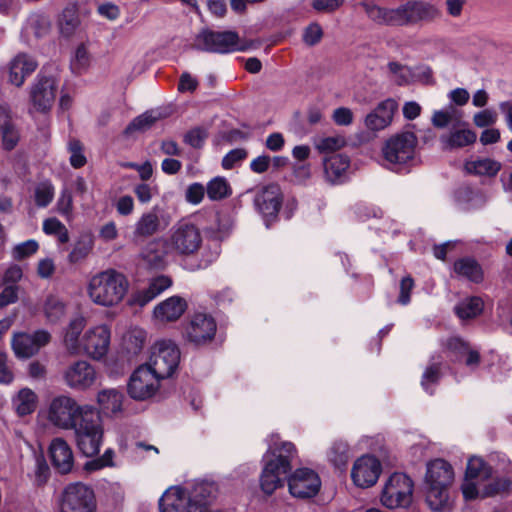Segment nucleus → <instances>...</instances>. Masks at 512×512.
<instances>
[{"mask_svg": "<svg viewBox=\"0 0 512 512\" xmlns=\"http://www.w3.org/2000/svg\"><path fill=\"white\" fill-rule=\"evenodd\" d=\"M267 450L262 457L263 468L260 487L264 494L272 495L287 480L289 493L299 499L316 496L321 488V479L310 468H298L292 473V463L298 456L294 443L280 440L279 434L271 433L266 438Z\"/></svg>", "mask_w": 512, "mask_h": 512, "instance_id": "1", "label": "nucleus"}, {"mask_svg": "<svg viewBox=\"0 0 512 512\" xmlns=\"http://www.w3.org/2000/svg\"><path fill=\"white\" fill-rule=\"evenodd\" d=\"M360 6L369 19L377 24L389 26L415 25L439 16L437 7L425 1H407L396 8L380 7L371 1H363Z\"/></svg>", "mask_w": 512, "mask_h": 512, "instance_id": "2", "label": "nucleus"}, {"mask_svg": "<svg viewBox=\"0 0 512 512\" xmlns=\"http://www.w3.org/2000/svg\"><path fill=\"white\" fill-rule=\"evenodd\" d=\"M128 288L129 281L123 273L115 269H107L90 278L87 294L96 305L114 307L122 302Z\"/></svg>", "mask_w": 512, "mask_h": 512, "instance_id": "3", "label": "nucleus"}, {"mask_svg": "<svg viewBox=\"0 0 512 512\" xmlns=\"http://www.w3.org/2000/svg\"><path fill=\"white\" fill-rule=\"evenodd\" d=\"M417 137L413 132H401L388 138L381 148V165L396 173H406L417 162Z\"/></svg>", "mask_w": 512, "mask_h": 512, "instance_id": "4", "label": "nucleus"}, {"mask_svg": "<svg viewBox=\"0 0 512 512\" xmlns=\"http://www.w3.org/2000/svg\"><path fill=\"white\" fill-rule=\"evenodd\" d=\"M91 411V405L79 404L69 395H57L40 412V416L55 428L71 430L83 414Z\"/></svg>", "mask_w": 512, "mask_h": 512, "instance_id": "5", "label": "nucleus"}, {"mask_svg": "<svg viewBox=\"0 0 512 512\" xmlns=\"http://www.w3.org/2000/svg\"><path fill=\"white\" fill-rule=\"evenodd\" d=\"M71 430L74 431L76 445L83 455L92 457L99 453L103 444L104 428L92 405L91 411L83 414Z\"/></svg>", "mask_w": 512, "mask_h": 512, "instance_id": "6", "label": "nucleus"}, {"mask_svg": "<svg viewBox=\"0 0 512 512\" xmlns=\"http://www.w3.org/2000/svg\"><path fill=\"white\" fill-rule=\"evenodd\" d=\"M202 242L198 226L188 219H181L169 230L165 244L175 255L191 256L200 249Z\"/></svg>", "mask_w": 512, "mask_h": 512, "instance_id": "7", "label": "nucleus"}, {"mask_svg": "<svg viewBox=\"0 0 512 512\" xmlns=\"http://www.w3.org/2000/svg\"><path fill=\"white\" fill-rule=\"evenodd\" d=\"M446 357L458 362L472 374H478L485 368L488 357L482 356L477 346L460 337H450L444 343Z\"/></svg>", "mask_w": 512, "mask_h": 512, "instance_id": "8", "label": "nucleus"}, {"mask_svg": "<svg viewBox=\"0 0 512 512\" xmlns=\"http://www.w3.org/2000/svg\"><path fill=\"white\" fill-rule=\"evenodd\" d=\"M413 481L404 473H393L386 481L381 503L389 508H407L412 503Z\"/></svg>", "mask_w": 512, "mask_h": 512, "instance_id": "9", "label": "nucleus"}, {"mask_svg": "<svg viewBox=\"0 0 512 512\" xmlns=\"http://www.w3.org/2000/svg\"><path fill=\"white\" fill-rule=\"evenodd\" d=\"M59 512H96L94 491L86 484H68L62 491Z\"/></svg>", "mask_w": 512, "mask_h": 512, "instance_id": "10", "label": "nucleus"}, {"mask_svg": "<svg viewBox=\"0 0 512 512\" xmlns=\"http://www.w3.org/2000/svg\"><path fill=\"white\" fill-rule=\"evenodd\" d=\"M196 49L212 53H231L242 50L239 36L233 31L214 32L208 29L202 30L195 38Z\"/></svg>", "mask_w": 512, "mask_h": 512, "instance_id": "11", "label": "nucleus"}, {"mask_svg": "<svg viewBox=\"0 0 512 512\" xmlns=\"http://www.w3.org/2000/svg\"><path fill=\"white\" fill-rule=\"evenodd\" d=\"M180 361V350L170 340H160L155 344L150 362L146 365L161 379L170 377Z\"/></svg>", "mask_w": 512, "mask_h": 512, "instance_id": "12", "label": "nucleus"}, {"mask_svg": "<svg viewBox=\"0 0 512 512\" xmlns=\"http://www.w3.org/2000/svg\"><path fill=\"white\" fill-rule=\"evenodd\" d=\"M161 380L149 365H140L129 377L127 392L132 399L137 401L150 399L159 390Z\"/></svg>", "mask_w": 512, "mask_h": 512, "instance_id": "13", "label": "nucleus"}, {"mask_svg": "<svg viewBox=\"0 0 512 512\" xmlns=\"http://www.w3.org/2000/svg\"><path fill=\"white\" fill-rule=\"evenodd\" d=\"M217 332V322L214 316L207 312H195L191 315L185 328L187 341L204 346L211 343Z\"/></svg>", "mask_w": 512, "mask_h": 512, "instance_id": "14", "label": "nucleus"}, {"mask_svg": "<svg viewBox=\"0 0 512 512\" xmlns=\"http://www.w3.org/2000/svg\"><path fill=\"white\" fill-rule=\"evenodd\" d=\"M111 329L106 324H98L88 328L83 333L81 354L93 360L103 359L110 348Z\"/></svg>", "mask_w": 512, "mask_h": 512, "instance_id": "15", "label": "nucleus"}, {"mask_svg": "<svg viewBox=\"0 0 512 512\" xmlns=\"http://www.w3.org/2000/svg\"><path fill=\"white\" fill-rule=\"evenodd\" d=\"M283 202V195L278 185L271 184L263 187L254 198V205L260 213L266 228L278 220V214Z\"/></svg>", "mask_w": 512, "mask_h": 512, "instance_id": "16", "label": "nucleus"}, {"mask_svg": "<svg viewBox=\"0 0 512 512\" xmlns=\"http://www.w3.org/2000/svg\"><path fill=\"white\" fill-rule=\"evenodd\" d=\"M62 378L70 389L86 391L96 382L97 371L87 360H76L63 370Z\"/></svg>", "mask_w": 512, "mask_h": 512, "instance_id": "17", "label": "nucleus"}, {"mask_svg": "<svg viewBox=\"0 0 512 512\" xmlns=\"http://www.w3.org/2000/svg\"><path fill=\"white\" fill-rule=\"evenodd\" d=\"M51 335L44 329L33 333H14L11 346L17 358L28 359L39 352V350L50 342Z\"/></svg>", "mask_w": 512, "mask_h": 512, "instance_id": "18", "label": "nucleus"}, {"mask_svg": "<svg viewBox=\"0 0 512 512\" xmlns=\"http://www.w3.org/2000/svg\"><path fill=\"white\" fill-rule=\"evenodd\" d=\"M382 471L380 461L373 455L364 454L358 457L351 469L353 483L361 488L373 486Z\"/></svg>", "mask_w": 512, "mask_h": 512, "instance_id": "19", "label": "nucleus"}, {"mask_svg": "<svg viewBox=\"0 0 512 512\" xmlns=\"http://www.w3.org/2000/svg\"><path fill=\"white\" fill-rule=\"evenodd\" d=\"M173 284L171 277L168 275H157L150 278L147 286L133 291L127 304L131 307H144L159 295L168 290Z\"/></svg>", "mask_w": 512, "mask_h": 512, "instance_id": "20", "label": "nucleus"}, {"mask_svg": "<svg viewBox=\"0 0 512 512\" xmlns=\"http://www.w3.org/2000/svg\"><path fill=\"white\" fill-rule=\"evenodd\" d=\"M56 90L57 83L54 77L39 74L30 89L33 107L41 112L49 110L55 101Z\"/></svg>", "mask_w": 512, "mask_h": 512, "instance_id": "21", "label": "nucleus"}, {"mask_svg": "<svg viewBox=\"0 0 512 512\" xmlns=\"http://www.w3.org/2000/svg\"><path fill=\"white\" fill-rule=\"evenodd\" d=\"M476 140V133L468 128L467 124L462 121H457L447 132L441 134L439 137L441 147L445 151L465 148L473 145Z\"/></svg>", "mask_w": 512, "mask_h": 512, "instance_id": "22", "label": "nucleus"}, {"mask_svg": "<svg viewBox=\"0 0 512 512\" xmlns=\"http://www.w3.org/2000/svg\"><path fill=\"white\" fill-rule=\"evenodd\" d=\"M501 169V162L491 157L479 155H471L466 158L462 168L466 175L481 179H492L498 175Z\"/></svg>", "mask_w": 512, "mask_h": 512, "instance_id": "23", "label": "nucleus"}, {"mask_svg": "<svg viewBox=\"0 0 512 512\" xmlns=\"http://www.w3.org/2000/svg\"><path fill=\"white\" fill-rule=\"evenodd\" d=\"M165 225L162 224L161 216L157 207L145 211L135 221L132 231V239L137 242L159 233Z\"/></svg>", "mask_w": 512, "mask_h": 512, "instance_id": "24", "label": "nucleus"}, {"mask_svg": "<svg viewBox=\"0 0 512 512\" xmlns=\"http://www.w3.org/2000/svg\"><path fill=\"white\" fill-rule=\"evenodd\" d=\"M186 309V300L178 295H173L158 303L153 309L152 316L156 322L166 324L177 321Z\"/></svg>", "mask_w": 512, "mask_h": 512, "instance_id": "25", "label": "nucleus"}, {"mask_svg": "<svg viewBox=\"0 0 512 512\" xmlns=\"http://www.w3.org/2000/svg\"><path fill=\"white\" fill-rule=\"evenodd\" d=\"M397 108V102L393 99H386L380 102L375 109L365 117V127L373 132L387 128L392 123Z\"/></svg>", "mask_w": 512, "mask_h": 512, "instance_id": "26", "label": "nucleus"}, {"mask_svg": "<svg viewBox=\"0 0 512 512\" xmlns=\"http://www.w3.org/2000/svg\"><path fill=\"white\" fill-rule=\"evenodd\" d=\"M49 456L54 468L61 474L69 473L74 466L71 446L62 437L54 438L49 445Z\"/></svg>", "mask_w": 512, "mask_h": 512, "instance_id": "27", "label": "nucleus"}, {"mask_svg": "<svg viewBox=\"0 0 512 512\" xmlns=\"http://www.w3.org/2000/svg\"><path fill=\"white\" fill-rule=\"evenodd\" d=\"M38 67L35 58L26 53H19L8 64L9 82L17 87L24 84L25 79Z\"/></svg>", "mask_w": 512, "mask_h": 512, "instance_id": "28", "label": "nucleus"}, {"mask_svg": "<svg viewBox=\"0 0 512 512\" xmlns=\"http://www.w3.org/2000/svg\"><path fill=\"white\" fill-rule=\"evenodd\" d=\"M324 176L331 184H342L348 179L350 158L344 154H333L323 159Z\"/></svg>", "mask_w": 512, "mask_h": 512, "instance_id": "29", "label": "nucleus"}, {"mask_svg": "<svg viewBox=\"0 0 512 512\" xmlns=\"http://www.w3.org/2000/svg\"><path fill=\"white\" fill-rule=\"evenodd\" d=\"M50 21L49 19L40 14L30 15L21 31V39L24 43L29 46L35 45V43L50 32Z\"/></svg>", "mask_w": 512, "mask_h": 512, "instance_id": "30", "label": "nucleus"}, {"mask_svg": "<svg viewBox=\"0 0 512 512\" xmlns=\"http://www.w3.org/2000/svg\"><path fill=\"white\" fill-rule=\"evenodd\" d=\"M171 251L159 239L150 241L142 249L140 259L149 269H164L168 264Z\"/></svg>", "mask_w": 512, "mask_h": 512, "instance_id": "31", "label": "nucleus"}, {"mask_svg": "<svg viewBox=\"0 0 512 512\" xmlns=\"http://www.w3.org/2000/svg\"><path fill=\"white\" fill-rule=\"evenodd\" d=\"M125 396L116 388L102 389L97 393L96 401L100 412L106 417H115L123 412Z\"/></svg>", "mask_w": 512, "mask_h": 512, "instance_id": "32", "label": "nucleus"}, {"mask_svg": "<svg viewBox=\"0 0 512 512\" xmlns=\"http://www.w3.org/2000/svg\"><path fill=\"white\" fill-rule=\"evenodd\" d=\"M454 479V471L450 463L444 459H434L427 464L425 475L426 485L449 487Z\"/></svg>", "mask_w": 512, "mask_h": 512, "instance_id": "33", "label": "nucleus"}, {"mask_svg": "<svg viewBox=\"0 0 512 512\" xmlns=\"http://www.w3.org/2000/svg\"><path fill=\"white\" fill-rule=\"evenodd\" d=\"M352 446L342 438L334 439L325 451L326 461L336 469H346L354 455Z\"/></svg>", "mask_w": 512, "mask_h": 512, "instance_id": "34", "label": "nucleus"}, {"mask_svg": "<svg viewBox=\"0 0 512 512\" xmlns=\"http://www.w3.org/2000/svg\"><path fill=\"white\" fill-rule=\"evenodd\" d=\"M453 198L456 204L464 210L482 207L487 199L483 191L470 184H461L454 193Z\"/></svg>", "mask_w": 512, "mask_h": 512, "instance_id": "35", "label": "nucleus"}, {"mask_svg": "<svg viewBox=\"0 0 512 512\" xmlns=\"http://www.w3.org/2000/svg\"><path fill=\"white\" fill-rule=\"evenodd\" d=\"M86 319L83 316L73 317L64 331L63 344L71 355L81 354L83 335Z\"/></svg>", "mask_w": 512, "mask_h": 512, "instance_id": "36", "label": "nucleus"}, {"mask_svg": "<svg viewBox=\"0 0 512 512\" xmlns=\"http://www.w3.org/2000/svg\"><path fill=\"white\" fill-rule=\"evenodd\" d=\"M38 401V395L28 387L21 388L11 397L12 409L19 417L33 414Z\"/></svg>", "mask_w": 512, "mask_h": 512, "instance_id": "37", "label": "nucleus"}, {"mask_svg": "<svg viewBox=\"0 0 512 512\" xmlns=\"http://www.w3.org/2000/svg\"><path fill=\"white\" fill-rule=\"evenodd\" d=\"M0 135L5 150H12L19 141V132L13 124L7 108L0 106Z\"/></svg>", "mask_w": 512, "mask_h": 512, "instance_id": "38", "label": "nucleus"}, {"mask_svg": "<svg viewBox=\"0 0 512 512\" xmlns=\"http://www.w3.org/2000/svg\"><path fill=\"white\" fill-rule=\"evenodd\" d=\"M453 269L459 278L474 283H480L484 278L482 267L475 259L470 257H464L455 261Z\"/></svg>", "mask_w": 512, "mask_h": 512, "instance_id": "39", "label": "nucleus"}, {"mask_svg": "<svg viewBox=\"0 0 512 512\" xmlns=\"http://www.w3.org/2000/svg\"><path fill=\"white\" fill-rule=\"evenodd\" d=\"M443 362L442 356H432L430 363L425 368L422 378L421 387L427 394H434L436 387L442 376L441 366Z\"/></svg>", "mask_w": 512, "mask_h": 512, "instance_id": "40", "label": "nucleus"}, {"mask_svg": "<svg viewBox=\"0 0 512 512\" xmlns=\"http://www.w3.org/2000/svg\"><path fill=\"white\" fill-rule=\"evenodd\" d=\"M484 309V301L478 296H470L459 301L454 312L461 321H468L478 317Z\"/></svg>", "mask_w": 512, "mask_h": 512, "instance_id": "41", "label": "nucleus"}, {"mask_svg": "<svg viewBox=\"0 0 512 512\" xmlns=\"http://www.w3.org/2000/svg\"><path fill=\"white\" fill-rule=\"evenodd\" d=\"M426 502L431 510L443 512L450 509L448 487L426 485Z\"/></svg>", "mask_w": 512, "mask_h": 512, "instance_id": "42", "label": "nucleus"}, {"mask_svg": "<svg viewBox=\"0 0 512 512\" xmlns=\"http://www.w3.org/2000/svg\"><path fill=\"white\" fill-rule=\"evenodd\" d=\"M491 380L503 382L510 374L511 365L507 358L491 352L485 365Z\"/></svg>", "mask_w": 512, "mask_h": 512, "instance_id": "43", "label": "nucleus"}, {"mask_svg": "<svg viewBox=\"0 0 512 512\" xmlns=\"http://www.w3.org/2000/svg\"><path fill=\"white\" fill-rule=\"evenodd\" d=\"M43 312L49 323H57L66 314V303L59 295L50 294L45 299Z\"/></svg>", "mask_w": 512, "mask_h": 512, "instance_id": "44", "label": "nucleus"}, {"mask_svg": "<svg viewBox=\"0 0 512 512\" xmlns=\"http://www.w3.org/2000/svg\"><path fill=\"white\" fill-rule=\"evenodd\" d=\"M493 470L481 457L473 456L468 460L465 477L476 481H486L492 477Z\"/></svg>", "mask_w": 512, "mask_h": 512, "instance_id": "45", "label": "nucleus"}, {"mask_svg": "<svg viewBox=\"0 0 512 512\" xmlns=\"http://www.w3.org/2000/svg\"><path fill=\"white\" fill-rule=\"evenodd\" d=\"M147 333L140 327L130 328L123 336V345L128 353L136 355L144 347Z\"/></svg>", "mask_w": 512, "mask_h": 512, "instance_id": "46", "label": "nucleus"}, {"mask_svg": "<svg viewBox=\"0 0 512 512\" xmlns=\"http://www.w3.org/2000/svg\"><path fill=\"white\" fill-rule=\"evenodd\" d=\"M94 246L93 237L90 234H82L79 236L71 252L68 255V259L71 263H78L85 259Z\"/></svg>", "mask_w": 512, "mask_h": 512, "instance_id": "47", "label": "nucleus"}, {"mask_svg": "<svg viewBox=\"0 0 512 512\" xmlns=\"http://www.w3.org/2000/svg\"><path fill=\"white\" fill-rule=\"evenodd\" d=\"M80 21L76 5L66 6L59 18L60 32L64 36H70L78 27Z\"/></svg>", "mask_w": 512, "mask_h": 512, "instance_id": "48", "label": "nucleus"}, {"mask_svg": "<svg viewBox=\"0 0 512 512\" xmlns=\"http://www.w3.org/2000/svg\"><path fill=\"white\" fill-rule=\"evenodd\" d=\"M161 114L158 111H147L140 116L136 117L125 129L126 134L134 132H145L150 129L153 124L160 119Z\"/></svg>", "mask_w": 512, "mask_h": 512, "instance_id": "49", "label": "nucleus"}, {"mask_svg": "<svg viewBox=\"0 0 512 512\" xmlns=\"http://www.w3.org/2000/svg\"><path fill=\"white\" fill-rule=\"evenodd\" d=\"M391 80L399 86L413 82L412 67L391 61L387 65Z\"/></svg>", "mask_w": 512, "mask_h": 512, "instance_id": "50", "label": "nucleus"}, {"mask_svg": "<svg viewBox=\"0 0 512 512\" xmlns=\"http://www.w3.org/2000/svg\"><path fill=\"white\" fill-rule=\"evenodd\" d=\"M207 196L212 201H218L231 195V188L224 177H215L207 183Z\"/></svg>", "mask_w": 512, "mask_h": 512, "instance_id": "51", "label": "nucleus"}, {"mask_svg": "<svg viewBox=\"0 0 512 512\" xmlns=\"http://www.w3.org/2000/svg\"><path fill=\"white\" fill-rule=\"evenodd\" d=\"M346 144V140L341 135L323 136L314 140L316 150L321 154H329L340 150Z\"/></svg>", "mask_w": 512, "mask_h": 512, "instance_id": "52", "label": "nucleus"}, {"mask_svg": "<svg viewBox=\"0 0 512 512\" xmlns=\"http://www.w3.org/2000/svg\"><path fill=\"white\" fill-rule=\"evenodd\" d=\"M55 195V188L53 184L46 180L38 183L34 189L35 204L44 208L47 207L53 200Z\"/></svg>", "mask_w": 512, "mask_h": 512, "instance_id": "53", "label": "nucleus"}, {"mask_svg": "<svg viewBox=\"0 0 512 512\" xmlns=\"http://www.w3.org/2000/svg\"><path fill=\"white\" fill-rule=\"evenodd\" d=\"M43 231L47 235L56 236L62 244L69 241V233L65 225L55 217L43 221Z\"/></svg>", "mask_w": 512, "mask_h": 512, "instance_id": "54", "label": "nucleus"}, {"mask_svg": "<svg viewBox=\"0 0 512 512\" xmlns=\"http://www.w3.org/2000/svg\"><path fill=\"white\" fill-rule=\"evenodd\" d=\"M67 150L70 154L69 163L73 168L79 169L86 165L87 158L84 153V147L78 139H70L67 143Z\"/></svg>", "mask_w": 512, "mask_h": 512, "instance_id": "55", "label": "nucleus"}, {"mask_svg": "<svg viewBox=\"0 0 512 512\" xmlns=\"http://www.w3.org/2000/svg\"><path fill=\"white\" fill-rule=\"evenodd\" d=\"M133 192L140 204H148L158 196L159 187L152 182H141L134 185Z\"/></svg>", "mask_w": 512, "mask_h": 512, "instance_id": "56", "label": "nucleus"}, {"mask_svg": "<svg viewBox=\"0 0 512 512\" xmlns=\"http://www.w3.org/2000/svg\"><path fill=\"white\" fill-rule=\"evenodd\" d=\"M431 120L436 128H445L449 125L453 126L457 121H460V115H458L454 108L437 110L433 113Z\"/></svg>", "mask_w": 512, "mask_h": 512, "instance_id": "57", "label": "nucleus"}, {"mask_svg": "<svg viewBox=\"0 0 512 512\" xmlns=\"http://www.w3.org/2000/svg\"><path fill=\"white\" fill-rule=\"evenodd\" d=\"M496 315L499 324L509 333H512V301L504 299L498 302Z\"/></svg>", "mask_w": 512, "mask_h": 512, "instance_id": "58", "label": "nucleus"}, {"mask_svg": "<svg viewBox=\"0 0 512 512\" xmlns=\"http://www.w3.org/2000/svg\"><path fill=\"white\" fill-rule=\"evenodd\" d=\"M39 249V244L34 239H29L16 244L12 249V257L15 260H23L35 254Z\"/></svg>", "mask_w": 512, "mask_h": 512, "instance_id": "59", "label": "nucleus"}, {"mask_svg": "<svg viewBox=\"0 0 512 512\" xmlns=\"http://www.w3.org/2000/svg\"><path fill=\"white\" fill-rule=\"evenodd\" d=\"M90 65V55L85 45H79L71 60V67L75 73H82Z\"/></svg>", "mask_w": 512, "mask_h": 512, "instance_id": "60", "label": "nucleus"}, {"mask_svg": "<svg viewBox=\"0 0 512 512\" xmlns=\"http://www.w3.org/2000/svg\"><path fill=\"white\" fill-rule=\"evenodd\" d=\"M56 210L60 215H62L66 219H70L72 217L73 198L72 193L69 189H62L56 203Z\"/></svg>", "mask_w": 512, "mask_h": 512, "instance_id": "61", "label": "nucleus"}, {"mask_svg": "<svg viewBox=\"0 0 512 512\" xmlns=\"http://www.w3.org/2000/svg\"><path fill=\"white\" fill-rule=\"evenodd\" d=\"M511 482L507 478H495L489 484L485 485L482 491L483 497L495 496L499 493L507 491Z\"/></svg>", "mask_w": 512, "mask_h": 512, "instance_id": "62", "label": "nucleus"}, {"mask_svg": "<svg viewBox=\"0 0 512 512\" xmlns=\"http://www.w3.org/2000/svg\"><path fill=\"white\" fill-rule=\"evenodd\" d=\"M247 157L245 149L236 148L228 152L222 159L224 169H232Z\"/></svg>", "mask_w": 512, "mask_h": 512, "instance_id": "63", "label": "nucleus"}, {"mask_svg": "<svg viewBox=\"0 0 512 512\" xmlns=\"http://www.w3.org/2000/svg\"><path fill=\"white\" fill-rule=\"evenodd\" d=\"M322 36L321 26L318 23H311L303 32V41L307 45L313 46L321 40Z\"/></svg>", "mask_w": 512, "mask_h": 512, "instance_id": "64", "label": "nucleus"}]
</instances>
